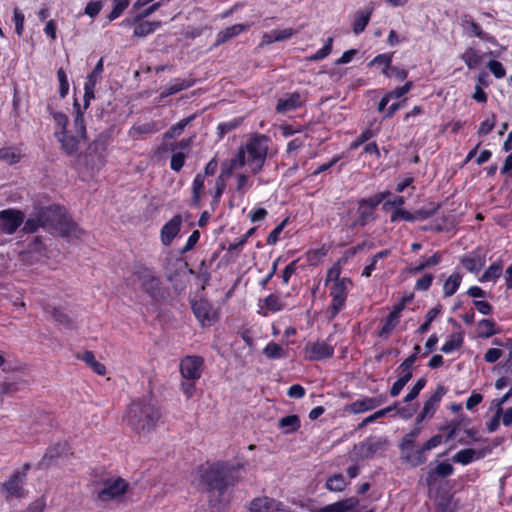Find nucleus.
Masks as SVG:
<instances>
[{
	"label": "nucleus",
	"instance_id": "nucleus-1",
	"mask_svg": "<svg viewBox=\"0 0 512 512\" xmlns=\"http://www.w3.org/2000/svg\"><path fill=\"white\" fill-rule=\"evenodd\" d=\"M241 469L242 465L228 461H216L199 467V485L206 493L211 508L220 510L229 503V490L241 479Z\"/></svg>",
	"mask_w": 512,
	"mask_h": 512
},
{
	"label": "nucleus",
	"instance_id": "nucleus-2",
	"mask_svg": "<svg viewBox=\"0 0 512 512\" xmlns=\"http://www.w3.org/2000/svg\"><path fill=\"white\" fill-rule=\"evenodd\" d=\"M125 282L127 286L139 283L140 290L150 298L153 304L163 303L169 297V290L163 285L161 277L152 267L141 261L133 264L131 275Z\"/></svg>",
	"mask_w": 512,
	"mask_h": 512
},
{
	"label": "nucleus",
	"instance_id": "nucleus-3",
	"mask_svg": "<svg viewBox=\"0 0 512 512\" xmlns=\"http://www.w3.org/2000/svg\"><path fill=\"white\" fill-rule=\"evenodd\" d=\"M161 418V411L151 396L137 398L127 406L125 420L134 431L151 432L155 429Z\"/></svg>",
	"mask_w": 512,
	"mask_h": 512
},
{
	"label": "nucleus",
	"instance_id": "nucleus-4",
	"mask_svg": "<svg viewBox=\"0 0 512 512\" xmlns=\"http://www.w3.org/2000/svg\"><path fill=\"white\" fill-rule=\"evenodd\" d=\"M40 216L43 220L44 229L52 235L77 237L78 234L82 233L63 206L54 204L41 207Z\"/></svg>",
	"mask_w": 512,
	"mask_h": 512
},
{
	"label": "nucleus",
	"instance_id": "nucleus-5",
	"mask_svg": "<svg viewBox=\"0 0 512 512\" xmlns=\"http://www.w3.org/2000/svg\"><path fill=\"white\" fill-rule=\"evenodd\" d=\"M269 141L268 136L255 133L245 143L241 144L236 151V154H242L244 166L253 175H257L263 170L268 154Z\"/></svg>",
	"mask_w": 512,
	"mask_h": 512
},
{
	"label": "nucleus",
	"instance_id": "nucleus-6",
	"mask_svg": "<svg viewBox=\"0 0 512 512\" xmlns=\"http://www.w3.org/2000/svg\"><path fill=\"white\" fill-rule=\"evenodd\" d=\"M391 193L389 191L378 192L371 197L361 198L357 202L356 218L353 227H365L376 220V209L385 201Z\"/></svg>",
	"mask_w": 512,
	"mask_h": 512
},
{
	"label": "nucleus",
	"instance_id": "nucleus-7",
	"mask_svg": "<svg viewBox=\"0 0 512 512\" xmlns=\"http://www.w3.org/2000/svg\"><path fill=\"white\" fill-rule=\"evenodd\" d=\"M100 484L102 487L95 495V499L100 503L120 502L130 489L129 482L120 476L105 478Z\"/></svg>",
	"mask_w": 512,
	"mask_h": 512
},
{
	"label": "nucleus",
	"instance_id": "nucleus-8",
	"mask_svg": "<svg viewBox=\"0 0 512 512\" xmlns=\"http://www.w3.org/2000/svg\"><path fill=\"white\" fill-rule=\"evenodd\" d=\"M416 437L417 431H411L402 438L399 444L401 460L414 468L427 461L426 452L422 450V447L415 448Z\"/></svg>",
	"mask_w": 512,
	"mask_h": 512
},
{
	"label": "nucleus",
	"instance_id": "nucleus-9",
	"mask_svg": "<svg viewBox=\"0 0 512 512\" xmlns=\"http://www.w3.org/2000/svg\"><path fill=\"white\" fill-rule=\"evenodd\" d=\"M352 285V281L349 277H343L341 280H337L330 288V296L332 298L329 307V320H333L345 307L348 286Z\"/></svg>",
	"mask_w": 512,
	"mask_h": 512
},
{
	"label": "nucleus",
	"instance_id": "nucleus-10",
	"mask_svg": "<svg viewBox=\"0 0 512 512\" xmlns=\"http://www.w3.org/2000/svg\"><path fill=\"white\" fill-rule=\"evenodd\" d=\"M333 334L326 340L308 341L303 348V356L308 361H323L332 358L335 347L331 345Z\"/></svg>",
	"mask_w": 512,
	"mask_h": 512
},
{
	"label": "nucleus",
	"instance_id": "nucleus-11",
	"mask_svg": "<svg viewBox=\"0 0 512 512\" xmlns=\"http://www.w3.org/2000/svg\"><path fill=\"white\" fill-rule=\"evenodd\" d=\"M109 137L100 134L87 147L86 159L91 168L101 167L106 162L108 153Z\"/></svg>",
	"mask_w": 512,
	"mask_h": 512
},
{
	"label": "nucleus",
	"instance_id": "nucleus-12",
	"mask_svg": "<svg viewBox=\"0 0 512 512\" xmlns=\"http://www.w3.org/2000/svg\"><path fill=\"white\" fill-rule=\"evenodd\" d=\"M191 309L202 327L212 326L219 320V313L206 299L191 302Z\"/></svg>",
	"mask_w": 512,
	"mask_h": 512
},
{
	"label": "nucleus",
	"instance_id": "nucleus-13",
	"mask_svg": "<svg viewBox=\"0 0 512 512\" xmlns=\"http://www.w3.org/2000/svg\"><path fill=\"white\" fill-rule=\"evenodd\" d=\"M25 214L16 208H7L0 211V233L14 234L23 224Z\"/></svg>",
	"mask_w": 512,
	"mask_h": 512
},
{
	"label": "nucleus",
	"instance_id": "nucleus-14",
	"mask_svg": "<svg viewBox=\"0 0 512 512\" xmlns=\"http://www.w3.org/2000/svg\"><path fill=\"white\" fill-rule=\"evenodd\" d=\"M54 136L60 143L61 150L67 156H74L78 153L80 144L86 140V134L74 132V130H67L64 132H54Z\"/></svg>",
	"mask_w": 512,
	"mask_h": 512
},
{
	"label": "nucleus",
	"instance_id": "nucleus-15",
	"mask_svg": "<svg viewBox=\"0 0 512 512\" xmlns=\"http://www.w3.org/2000/svg\"><path fill=\"white\" fill-rule=\"evenodd\" d=\"M204 367V358L198 355H187L180 361L181 376L188 381H196L201 378Z\"/></svg>",
	"mask_w": 512,
	"mask_h": 512
},
{
	"label": "nucleus",
	"instance_id": "nucleus-16",
	"mask_svg": "<svg viewBox=\"0 0 512 512\" xmlns=\"http://www.w3.org/2000/svg\"><path fill=\"white\" fill-rule=\"evenodd\" d=\"M23 473L18 470L13 471L9 478L1 484V491L6 500L13 498H23L25 496Z\"/></svg>",
	"mask_w": 512,
	"mask_h": 512
},
{
	"label": "nucleus",
	"instance_id": "nucleus-17",
	"mask_svg": "<svg viewBox=\"0 0 512 512\" xmlns=\"http://www.w3.org/2000/svg\"><path fill=\"white\" fill-rule=\"evenodd\" d=\"M251 512H295L289 506L269 497L256 498L250 503Z\"/></svg>",
	"mask_w": 512,
	"mask_h": 512
},
{
	"label": "nucleus",
	"instance_id": "nucleus-18",
	"mask_svg": "<svg viewBox=\"0 0 512 512\" xmlns=\"http://www.w3.org/2000/svg\"><path fill=\"white\" fill-rule=\"evenodd\" d=\"M454 472V468L452 464L448 461L440 462L436 465L435 468H430L427 472L426 477L420 479V482L423 483L429 491L435 486L438 482L439 478H447L451 476Z\"/></svg>",
	"mask_w": 512,
	"mask_h": 512
},
{
	"label": "nucleus",
	"instance_id": "nucleus-19",
	"mask_svg": "<svg viewBox=\"0 0 512 512\" xmlns=\"http://www.w3.org/2000/svg\"><path fill=\"white\" fill-rule=\"evenodd\" d=\"M439 208L440 204L432 202L429 204V207H422L420 209L415 210L414 212L397 211L396 214L393 216V220H404L407 222L426 220L435 215Z\"/></svg>",
	"mask_w": 512,
	"mask_h": 512
},
{
	"label": "nucleus",
	"instance_id": "nucleus-20",
	"mask_svg": "<svg viewBox=\"0 0 512 512\" xmlns=\"http://www.w3.org/2000/svg\"><path fill=\"white\" fill-rule=\"evenodd\" d=\"M448 389L443 385H438L435 392L424 402L423 409L418 416V421H422L426 417H431L436 412L442 397L447 393Z\"/></svg>",
	"mask_w": 512,
	"mask_h": 512
},
{
	"label": "nucleus",
	"instance_id": "nucleus-21",
	"mask_svg": "<svg viewBox=\"0 0 512 512\" xmlns=\"http://www.w3.org/2000/svg\"><path fill=\"white\" fill-rule=\"evenodd\" d=\"M182 225V216L176 214L167 223L163 225L160 231L161 243L164 246H170L174 238L179 234Z\"/></svg>",
	"mask_w": 512,
	"mask_h": 512
},
{
	"label": "nucleus",
	"instance_id": "nucleus-22",
	"mask_svg": "<svg viewBox=\"0 0 512 512\" xmlns=\"http://www.w3.org/2000/svg\"><path fill=\"white\" fill-rule=\"evenodd\" d=\"M388 442L385 438L369 437L361 444L362 455L365 458H373L382 454L387 449Z\"/></svg>",
	"mask_w": 512,
	"mask_h": 512
},
{
	"label": "nucleus",
	"instance_id": "nucleus-23",
	"mask_svg": "<svg viewBox=\"0 0 512 512\" xmlns=\"http://www.w3.org/2000/svg\"><path fill=\"white\" fill-rule=\"evenodd\" d=\"M305 100L299 92H293L286 95L284 98H280L276 104L277 113H287L301 108Z\"/></svg>",
	"mask_w": 512,
	"mask_h": 512
},
{
	"label": "nucleus",
	"instance_id": "nucleus-24",
	"mask_svg": "<svg viewBox=\"0 0 512 512\" xmlns=\"http://www.w3.org/2000/svg\"><path fill=\"white\" fill-rule=\"evenodd\" d=\"M196 83V79L189 77V78H175L171 81V83L163 88L160 92V99H165L171 95H174L176 93H179L183 90L189 89L190 87L194 86Z\"/></svg>",
	"mask_w": 512,
	"mask_h": 512
},
{
	"label": "nucleus",
	"instance_id": "nucleus-25",
	"mask_svg": "<svg viewBox=\"0 0 512 512\" xmlns=\"http://www.w3.org/2000/svg\"><path fill=\"white\" fill-rule=\"evenodd\" d=\"M64 450L65 445L61 443L49 446L41 460L37 463L36 468L38 470H47L63 454Z\"/></svg>",
	"mask_w": 512,
	"mask_h": 512
},
{
	"label": "nucleus",
	"instance_id": "nucleus-26",
	"mask_svg": "<svg viewBox=\"0 0 512 512\" xmlns=\"http://www.w3.org/2000/svg\"><path fill=\"white\" fill-rule=\"evenodd\" d=\"M250 27H251V24H249V23H241V24L232 25L230 27H227V28L219 31L216 36L215 45L219 46V45L226 43L230 39L240 35L243 32L248 31L250 29Z\"/></svg>",
	"mask_w": 512,
	"mask_h": 512
},
{
	"label": "nucleus",
	"instance_id": "nucleus-27",
	"mask_svg": "<svg viewBox=\"0 0 512 512\" xmlns=\"http://www.w3.org/2000/svg\"><path fill=\"white\" fill-rule=\"evenodd\" d=\"M244 167V161L242 154H236L229 160L222 162L220 174L217 177V181L226 183V180L233 174L237 168Z\"/></svg>",
	"mask_w": 512,
	"mask_h": 512
},
{
	"label": "nucleus",
	"instance_id": "nucleus-28",
	"mask_svg": "<svg viewBox=\"0 0 512 512\" xmlns=\"http://www.w3.org/2000/svg\"><path fill=\"white\" fill-rule=\"evenodd\" d=\"M244 167V161L242 154H236L229 160L222 162L220 174L217 177V181L226 183V180L233 174L237 168Z\"/></svg>",
	"mask_w": 512,
	"mask_h": 512
},
{
	"label": "nucleus",
	"instance_id": "nucleus-29",
	"mask_svg": "<svg viewBox=\"0 0 512 512\" xmlns=\"http://www.w3.org/2000/svg\"><path fill=\"white\" fill-rule=\"evenodd\" d=\"M462 26L469 32L471 36L478 37L482 41L490 44H497V40L494 36L483 31L482 27L473 19H463Z\"/></svg>",
	"mask_w": 512,
	"mask_h": 512
},
{
	"label": "nucleus",
	"instance_id": "nucleus-30",
	"mask_svg": "<svg viewBox=\"0 0 512 512\" xmlns=\"http://www.w3.org/2000/svg\"><path fill=\"white\" fill-rule=\"evenodd\" d=\"M296 31L293 28H286L283 30H272L262 35L261 46L270 45L274 42L284 41L291 38Z\"/></svg>",
	"mask_w": 512,
	"mask_h": 512
},
{
	"label": "nucleus",
	"instance_id": "nucleus-31",
	"mask_svg": "<svg viewBox=\"0 0 512 512\" xmlns=\"http://www.w3.org/2000/svg\"><path fill=\"white\" fill-rule=\"evenodd\" d=\"M76 358L83 361L93 370V372L100 376H104L107 372L106 366L103 363L97 361L94 353L90 350H86L83 353H78Z\"/></svg>",
	"mask_w": 512,
	"mask_h": 512
},
{
	"label": "nucleus",
	"instance_id": "nucleus-32",
	"mask_svg": "<svg viewBox=\"0 0 512 512\" xmlns=\"http://www.w3.org/2000/svg\"><path fill=\"white\" fill-rule=\"evenodd\" d=\"M132 24H134L133 35L137 37H146L154 33L162 25L160 21L140 20L138 22H134V19L132 20Z\"/></svg>",
	"mask_w": 512,
	"mask_h": 512
},
{
	"label": "nucleus",
	"instance_id": "nucleus-33",
	"mask_svg": "<svg viewBox=\"0 0 512 512\" xmlns=\"http://www.w3.org/2000/svg\"><path fill=\"white\" fill-rule=\"evenodd\" d=\"M205 178L201 172L197 173L192 182L191 203L195 207L201 206V199L205 188Z\"/></svg>",
	"mask_w": 512,
	"mask_h": 512
},
{
	"label": "nucleus",
	"instance_id": "nucleus-34",
	"mask_svg": "<svg viewBox=\"0 0 512 512\" xmlns=\"http://www.w3.org/2000/svg\"><path fill=\"white\" fill-rule=\"evenodd\" d=\"M400 319V317L389 313L381 320L382 327L377 332L378 337L387 339L392 331L399 325Z\"/></svg>",
	"mask_w": 512,
	"mask_h": 512
},
{
	"label": "nucleus",
	"instance_id": "nucleus-35",
	"mask_svg": "<svg viewBox=\"0 0 512 512\" xmlns=\"http://www.w3.org/2000/svg\"><path fill=\"white\" fill-rule=\"evenodd\" d=\"M463 275L460 272H453L443 284V296L451 297L459 289L462 283Z\"/></svg>",
	"mask_w": 512,
	"mask_h": 512
},
{
	"label": "nucleus",
	"instance_id": "nucleus-36",
	"mask_svg": "<svg viewBox=\"0 0 512 512\" xmlns=\"http://www.w3.org/2000/svg\"><path fill=\"white\" fill-rule=\"evenodd\" d=\"M484 56L485 54H481L479 50L468 47L464 53L460 55V59L464 61L469 69H475L482 62Z\"/></svg>",
	"mask_w": 512,
	"mask_h": 512
},
{
	"label": "nucleus",
	"instance_id": "nucleus-37",
	"mask_svg": "<svg viewBox=\"0 0 512 512\" xmlns=\"http://www.w3.org/2000/svg\"><path fill=\"white\" fill-rule=\"evenodd\" d=\"M372 15V9L370 10H359L355 13L354 20L352 23V30L354 34L359 35L367 27Z\"/></svg>",
	"mask_w": 512,
	"mask_h": 512
},
{
	"label": "nucleus",
	"instance_id": "nucleus-38",
	"mask_svg": "<svg viewBox=\"0 0 512 512\" xmlns=\"http://www.w3.org/2000/svg\"><path fill=\"white\" fill-rule=\"evenodd\" d=\"M393 59V53H382L376 55L369 63V67L373 66H381L382 70L381 73L387 77L391 78V74L389 73V68L391 67Z\"/></svg>",
	"mask_w": 512,
	"mask_h": 512
},
{
	"label": "nucleus",
	"instance_id": "nucleus-39",
	"mask_svg": "<svg viewBox=\"0 0 512 512\" xmlns=\"http://www.w3.org/2000/svg\"><path fill=\"white\" fill-rule=\"evenodd\" d=\"M478 337L487 339L499 333V327L493 319H481L478 324Z\"/></svg>",
	"mask_w": 512,
	"mask_h": 512
},
{
	"label": "nucleus",
	"instance_id": "nucleus-40",
	"mask_svg": "<svg viewBox=\"0 0 512 512\" xmlns=\"http://www.w3.org/2000/svg\"><path fill=\"white\" fill-rule=\"evenodd\" d=\"M73 129L74 132H80L82 134H86V125L84 120V113L86 110L80 105L77 99H74L73 102Z\"/></svg>",
	"mask_w": 512,
	"mask_h": 512
},
{
	"label": "nucleus",
	"instance_id": "nucleus-41",
	"mask_svg": "<svg viewBox=\"0 0 512 512\" xmlns=\"http://www.w3.org/2000/svg\"><path fill=\"white\" fill-rule=\"evenodd\" d=\"M460 261L467 271L475 274L485 266V258L479 255H465Z\"/></svg>",
	"mask_w": 512,
	"mask_h": 512
},
{
	"label": "nucleus",
	"instance_id": "nucleus-42",
	"mask_svg": "<svg viewBox=\"0 0 512 512\" xmlns=\"http://www.w3.org/2000/svg\"><path fill=\"white\" fill-rule=\"evenodd\" d=\"M262 354L269 360H277L285 358L287 356V351L282 345L274 341H270L262 349Z\"/></svg>",
	"mask_w": 512,
	"mask_h": 512
},
{
	"label": "nucleus",
	"instance_id": "nucleus-43",
	"mask_svg": "<svg viewBox=\"0 0 512 512\" xmlns=\"http://www.w3.org/2000/svg\"><path fill=\"white\" fill-rule=\"evenodd\" d=\"M503 272V262L502 260H497L493 262L482 274L479 278V281L482 283L493 281L495 282Z\"/></svg>",
	"mask_w": 512,
	"mask_h": 512
},
{
	"label": "nucleus",
	"instance_id": "nucleus-44",
	"mask_svg": "<svg viewBox=\"0 0 512 512\" xmlns=\"http://www.w3.org/2000/svg\"><path fill=\"white\" fill-rule=\"evenodd\" d=\"M372 403L373 402L371 401V397L366 396L348 404L346 407V411L352 414H360L367 411H371L374 409Z\"/></svg>",
	"mask_w": 512,
	"mask_h": 512
},
{
	"label": "nucleus",
	"instance_id": "nucleus-45",
	"mask_svg": "<svg viewBox=\"0 0 512 512\" xmlns=\"http://www.w3.org/2000/svg\"><path fill=\"white\" fill-rule=\"evenodd\" d=\"M484 453L483 452H476V450L472 449V448H467V449H462L460 451H458L453 459L455 462L457 463H460L462 465H468L470 464L473 460L475 459H480L482 457H484Z\"/></svg>",
	"mask_w": 512,
	"mask_h": 512
},
{
	"label": "nucleus",
	"instance_id": "nucleus-46",
	"mask_svg": "<svg viewBox=\"0 0 512 512\" xmlns=\"http://www.w3.org/2000/svg\"><path fill=\"white\" fill-rule=\"evenodd\" d=\"M278 426L283 430V433L290 434L296 432L301 427V421L298 415L292 414L282 417L279 420Z\"/></svg>",
	"mask_w": 512,
	"mask_h": 512
},
{
	"label": "nucleus",
	"instance_id": "nucleus-47",
	"mask_svg": "<svg viewBox=\"0 0 512 512\" xmlns=\"http://www.w3.org/2000/svg\"><path fill=\"white\" fill-rule=\"evenodd\" d=\"M464 342V335L462 332L451 334L446 342L441 346V352L449 354L462 347Z\"/></svg>",
	"mask_w": 512,
	"mask_h": 512
},
{
	"label": "nucleus",
	"instance_id": "nucleus-48",
	"mask_svg": "<svg viewBox=\"0 0 512 512\" xmlns=\"http://www.w3.org/2000/svg\"><path fill=\"white\" fill-rule=\"evenodd\" d=\"M22 232L25 234H33L38 231L40 227L44 228L43 220L40 216V208L23 222Z\"/></svg>",
	"mask_w": 512,
	"mask_h": 512
},
{
	"label": "nucleus",
	"instance_id": "nucleus-49",
	"mask_svg": "<svg viewBox=\"0 0 512 512\" xmlns=\"http://www.w3.org/2000/svg\"><path fill=\"white\" fill-rule=\"evenodd\" d=\"M195 118V115H191L189 117H186V118H183L181 119L179 122H177L176 124L172 125L164 134H163V139L166 140V139H173L179 135L182 134V132L184 131V129L186 128V126L188 124L191 123V121Z\"/></svg>",
	"mask_w": 512,
	"mask_h": 512
},
{
	"label": "nucleus",
	"instance_id": "nucleus-50",
	"mask_svg": "<svg viewBox=\"0 0 512 512\" xmlns=\"http://www.w3.org/2000/svg\"><path fill=\"white\" fill-rule=\"evenodd\" d=\"M391 254V251L389 249H384L379 252H377L375 255H373L370 258L369 264H367L364 269L362 270V276L363 277H370L372 272L376 270L378 267V261L381 259L387 258Z\"/></svg>",
	"mask_w": 512,
	"mask_h": 512
},
{
	"label": "nucleus",
	"instance_id": "nucleus-51",
	"mask_svg": "<svg viewBox=\"0 0 512 512\" xmlns=\"http://www.w3.org/2000/svg\"><path fill=\"white\" fill-rule=\"evenodd\" d=\"M159 131V127L156 122L150 121L142 124H135L129 130V135L134 137L142 134H154Z\"/></svg>",
	"mask_w": 512,
	"mask_h": 512
},
{
	"label": "nucleus",
	"instance_id": "nucleus-52",
	"mask_svg": "<svg viewBox=\"0 0 512 512\" xmlns=\"http://www.w3.org/2000/svg\"><path fill=\"white\" fill-rule=\"evenodd\" d=\"M442 261V254L440 252H435L432 256L428 257L423 262H420L417 266L411 267L409 272L411 274H418L425 270L426 268L434 267L438 265Z\"/></svg>",
	"mask_w": 512,
	"mask_h": 512
},
{
	"label": "nucleus",
	"instance_id": "nucleus-53",
	"mask_svg": "<svg viewBox=\"0 0 512 512\" xmlns=\"http://www.w3.org/2000/svg\"><path fill=\"white\" fill-rule=\"evenodd\" d=\"M441 310H442V306L441 305H437V306L429 309L428 312L425 315V321L418 327L416 332L418 334L426 333L430 329L431 323L441 313Z\"/></svg>",
	"mask_w": 512,
	"mask_h": 512
},
{
	"label": "nucleus",
	"instance_id": "nucleus-54",
	"mask_svg": "<svg viewBox=\"0 0 512 512\" xmlns=\"http://www.w3.org/2000/svg\"><path fill=\"white\" fill-rule=\"evenodd\" d=\"M328 248L325 245H322L317 249H309L306 253V259L310 266H317L322 259L327 255Z\"/></svg>",
	"mask_w": 512,
	"mask_h": 512
},
{
	"label": "nucleus",
	"instance_id": "nucleus-55",
	"mask_svg": "<svg viewBox=\"0 0 512 512\" xmlns=\"http://www.w3.org/2000/svg\"><path fill=\"white\" fill-rule=\"evenodd\" d=\"M405 204V198L403 196H394L393 199L387 200L383 204V210L387 211L389 208H393V211L390 215V221L392 223L399 222L400 220H393V216L397 211H406L402 208Z\"/></svg>",
	"mask_w": 512,
	"mask_h": 512
},
{
	"label": "nucleus",
	"instance_id": "nucleus-56",
	"mask_svg": "<svg viewBox=\"0 0 512 512\" xmlns=\"http://www.w3.org/2000/svg\"><path fill=\"white\" fill-rule=\"evenodd\" d=\"M346 486L347 481L345 477L340 473L330 476L326 481V488L329 491L341 492L346 488Z\"/></svg>",
	"mask_w": 512,
	"mask_h": 512
},
{
	"label": "nucleus",
	"instance_id": "nucleus-57",
	"mask_svg": "<svg viewBox=\"0 0 512 512\" xmlns=\"http://www.w3.org/2000/svg\"><path fill=\"white\" fill-rule=\"evenodd\" d=\"M52 318L60 325L72 329L74 327L73 321L70 316L64 311L62 307H54L51 312Z\"/></svg>",
	"mask_w": 512,
	"mask_h": 512
},
{
	"label": "nucleus",
	"instance_id": "nucleus-58",
	"mask_svg": "<svg viewBox=\"0 0 512 512\" xmlns=\"http://www.w3.org/2000/svg\"><path fill=\"white\" fill-rule=\"evenodd\" d=\"M332 48H333V38L328 37L325 41L324 46L321 49L317 50L314 54L309 56L308 60L313 61V62L323 60L324 58H326L327 56L330 55V53L332 52Z\"/></svg>",
	"mask_w": 512,
	"mask_h": 512
},
{
	"label": "nucleus",
	"instance_id": "nucleus-59",
	"mask_svg": "<svg viewBox=\"0 0 512 512\" xmlns=\"http://www.w3.org/2000/svg\"><path fill=\"white\" fill-rule=\"evenodd\" d=\"M172 152L170 169L179 172L185 165L187 154L183 151L170 150Z\"/></svg>",
	"mask_w": 512,
	"mask_h": 512
},
{
	"label": "nucleus",
	"instance_id": "nucleus-60",
	"mask_svg": "<svg viewBox=\"0 0 512 512\" xmlns=\"http://www.w3.org/2000/svg\"><path fill=\"white\" fill-rule=\"evenodd\" d=\"M130 4V0H113V7L108 14V20L113 21L119 18Z\"/></svg>",
	"mask_w": 512,
	"mask_h": 512
},
{
	"label": "nucleus",
	"instance_id": "nucleus-61",
	"mask_svg": "<svg viewBox=\"0 0 512 512\" xmlns=\"http://www.w3.org/2000/svg\"><path fill=\"white\" fill-rule=\"evenodd\" d=\"M21 155L16 152L13 147L0 148V160L6 161L10 165L16 164L20 161Z\"/></svg>",
	"mask_w": 512,
	"mask_h": 512
},
{
	"label": "nucleus",
	"instance_id": "nucleus-62",
	"mask_svg": "<svg viewBox=\"0 0 512 512\" xmlns=\"http://www.w3.org/2000/svg\"><path fill=\"white\" fill-rule=\"evenodd\" d=\"M264 307L268 311L276 313L283 310L284 304L277 295L270 294L264 299Z\"/></svg>",
	"mask_w": 512,
	"mask_h": 512
},
{
	"label": "nucleus",
	"instance_id": "nucleus-63",
	"mask_svg": "<svg viewBox=\"0 0 512 512\" xmlns=\"http://www.w3.org/2000/svg\"><path fill=\"white\" fill-rule=\"evenodd\" d=\"M496 124V115L491 113L484 121H482L477 130V134L479 137H483L488 135L495 127Z\"/></svg>",
	"mask_w": 512,
	"mask_h": 512
},
{
	"label": "nucleus",
	"instance_id": "nucleus-64",
	"mask_svg": "<svg viewBox=\"0 0 512 512\" xmlns=\"http://www.w3.org/2000/svg\"><path fill=\"white\" fill-rule=\"evenodd\" d=\"M57 79L59 82V96L64 99L69 92V82L67 73L62 67L57 70Z\"/></svg>",
	"mask_w": 512,
	"mask_h": 512
}]
</instances>
